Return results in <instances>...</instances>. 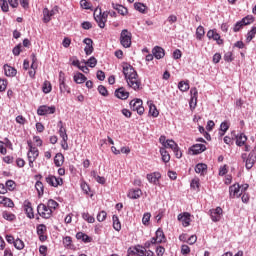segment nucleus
I'll use <instances>...</instances> for the list:
<instances>
[{"label":"nucleus","mask_w":256,"mask_h":256,"mask_svg":"<svg viewBox=\"0 0 256 256\" xmlns=\"http://www.w3.org/2000/svg\"><path fill=\"white\" fill-rule=\"evenodd\" d=\"M220 131H222L221 136L225 135L229 131V124L227 122H222L220 124Z\"/></svg>","instance_id":"obj_57"},{"label":"nucleus","mask_w":256,"mask_h":256,"mask_svg":"<svg viewBox=\"0 0 256 256\" xmlns=\"http://www.w3.org/2000/svg\"><path fill=\"white\" fill-rule=\"evenodd\" d=\"M255 34H256V26L252 27V29L248 31L246 36V43H251V41L255 39Z\"/></svg>","instance_id":"obj_36"},{"label":"nucleus","mask_w":256,"mask_h":256,"mask_svg":"<svg viewBox=\"0 0 256 256\" xmlns=\"http://www.w3.org/2000/svg\"><path fill=\"white\" fill-rule=\"evenodd\" d=\"M6 187L9 191H13L15 189V181L13 180L6 181Z\"/></svg>","instance_id":"obj_63"},{"label":"nucleus","mask_w":256,"mask_h":256,"mask_svg":"<svg viewBox=\"0 0 256 256\" xmlns=\"http://www.w3.org/2000/svg\"><path fill=\"white\" fill-rule=\"evenodd\" d=\"M178 89L185 93V91H189V81H180L178 83Z\"/></svg>","instance_id":"obj_38"},{"label":"nucleus","mask_w":256,"mask_h":256,"mask_svg":"<svg viewBox=\"0 0 256 256\" xmlns=\"http://www.w3.org/2000/svg\"><path fill=\"white\" fill-rule=\"evenodd\" d=\"M243 27H245V24H243L242 20L236 22V24L234 25V28H233L234 33H238V31H241V29H243Z\"/></svg>","instance_id":"obj_56"},{"label":"nucleus","mask_w":256,"mask_h":256,"mask_svg":"<svg viewBox=\"0 0 256 256\" xmlns=\"http://www.w3.org/2000/svg\"><path fill=\"white\" fill-rule=\"evenodd\" d=\"M98 93H100V95H102V97H109V91L103 85L98 86Z\"/></svg>","instance_id":"obj_51"},{"label":"nucleus","mask_w":256,"mask_h":256,"mask_svg":"<svg viewBox=\"0 0 256 256\" xmlns=\"http://www.w3.org/2000/svg\"><path fill=\"white\" fill-rule=\"evenodd\" d=\"M123 74L125 76L128 87L134 91H140L141 89V80L139 79V74L133 66L130 64H125L123 66Z\"/></svg>","instance_id":"obj_1"},{"label":"nucleus","mask_w":256,"mask_h":256,"mask_svg":"<svg viewBox=\"0 0 256 256\" xmlns=\"http://www.w3.org/2000/svg\"><path fill=\"white\" fill-rule=\"evenodd\" d=\"M83 63L93 69V67L97 66V58H95L94 56H91L87 61L83 60Z\"/></svg>","instance_id":"obj_40"},{"label":"nucleus","mask_w":256,"mask_h":256,"mask_svg":"<svg viewBox=\"0 0 256 256\" xmlns=\"http://www.w3.org/2000/svg\"><path fill=\"white\" fill-rule=\"evenodd\" d=\"M156 254H157V256H163V255H165V247H163V246H157V247H156Z\"/></svg>","instance_id":"obj_64"},{"label":"nucleus","mask_w":256,"mask_h":256,"mask_svg":"<svg viewBox=\"0 0 256 256\" xmlns=\"http://www.w3.org/2000/svg\"><path fill=\"white\" fill-rule=\"evenodd\" d=\"M204 151H207L205 144H194L189 148V152L193 155H201Z\"/></svg>","instance_id":"obj_12"},{"label":"nucleus","mask_w":256,"mask_h":256,"mask_svg":"<svg viewBox=\"0 0 256 256\" xmlns=\"http://www.w3.org/2000/svg\"><path fill=\"white\" fill-rule=\"evenodd\" d=\"M37 213L42 219H51L53 216V210L49 209L48 205L43 203L37 206Z\"/></svg>","instance_id":"obj_5"},{"label":"nucleus","mask_w":256,"mask_h":256,"mask_svg":"<svg viewBox=\"0 0 256 256\" xmlns=\"http://www.w3.org/2000/svg\"><path fill=\"white\" fill-rule=\"evenodd\" d=\"M247 143V136L243 133H240L236 136V145L238 147H243Z\"/></svg>","instance_id":"obj_27"},{"label":"nucleus","mask_w":256,"mask_h":256,"mask_svg":"<svg viewBox=\"0 0 256 256\" xmlns=\"http://www.w3.org/2000/svg\"><path fill=\"white\" fill-rule=\"evenodd\" d=\"M82 219L87 221V223H95V217L91 216L89 213H82Z\"/></svg>","instance_id":"obj_50"},{"label":"nucleus","mask_w":256,"mask_h":256,"mask_svg":"<svg viewBox=\"0 0 256 256\" xmlns=\"http://www.w3.org/2000/svg\"><path fill=\"white\" fill-rule=\"evenodd\" d=\"M46 183L50 185V187H59L63 185V178L55 177L53 175H48L46 178Z\"/></svg>","instance_id":"obj_10"},{"label":"nucleus","mask_w":256,"mask_h":256,"mask_svg":"<svg viewBox=\"0 0 256 256\" xmlns=\"http://www.w3.org/2000/svg\"><path fill=\"white\" fill-rule=\"evenodd\" d=\"M178 145L175 143V140L167 139L166 145L163 147L164 149H172V151L177 147Z\"/></svg>","instance_id":"obj_44"},{"label":"nucleus","mask_w":256,"mask_h":256,"mask_svg":"<svg viewBox=\"0 0 256 256\" xmlns=\"http://www.w3.org/2000/svg\"><path fill=\"white\" fill-rule=\"evenodd\" d=\"M149 115L152 117H159V110H157V106H155L153 102L149 103Z\"/></svg>","instance_id":"obj_33"},{"label":"nucleus","mask_w":256,"mask_h":256,"mask_svg":"<svg viewBox=\"0 0 256 256\" xmlns=\"http://www.w3.org/2000/svg\"><path fill=\"white\" fill-rule=\"evenodd\" d=\"M134 9L139 11V13H145V11H147V6L141 2H136L134 3Z\"/></svg>","instance_id":"obj_39"},{"label":"nucleus","mask_w":256,"mask_h":256,"mask_svg":"<svg viewBox=\"0 0 256 256\" xmlns=\"http://www.w3.org/2000/svg\"><path fill=\"white\" fill-rule=\"evenodd\" d=\"M76 239H78V241H83V243H91V241H93V238L83 232H78L76 234Z\"/></svg>","instance_id":"obj_24"},{"label":"nucleus","mask_w":256,"mask_h":256,"mask_svg":"<svg viewBox=\"0 0 256 256\" xmlns=\"http://www.w3.org/2000/svg\"><path fill=\"white\" fill-rule=\"evenodd\" d=\"M24 211L28 219H35V212H33V206L28 200L24 202Z\"/></svg>","instance_id":"obj_16"},{"label":"nucleus","mask_w":256,"mask_h":256,"mask_svg":"<svg viewBox=\"0 0 256 256\" xmlns=\"http://www.w3.org/2000/svg\"><path fill=\"white\" fill-rule=\"evenodd\" d=\"M205 37V28L203 26H198L196 29V39L201 41Z\"/></svg>","instance_id":"obj_34"},{"label":"nucleus","mask_w":256,"mask_h":256,"mask_svg":"<svg viewBox=\"0 0 256 256\" xmlns=\"http://www.w3.org/2000/svg\"><path fill=\"white\" fill-rule=\"evenodd\" d=\"M0 205H4V207H10V208L15 207V203L13 202V200L5 196L0 197Z\"/></svg>","instance_id":"obj_25"},{"label":"nucleus","mask_w":256,"mask_h":256,"mask_svg":"<svg viewBox=\"0 0 256 256\" xmlns=\"http://www.w3.org/2000/svg\"><path fill=\"white\" fill-rule=\"evenodd\" d=\"M133 38V35L129 30L123 29L120 33V43L122 47L125 49H129L131 47V39Z\"/></svg>","instance_id":"obj_4"},{"label":"nucleus","mask_w":256,"mask_h":256,"mask_svg":"<svg viewBox=\"0 0 256 256\" xmlns=\"http://www.w3.org/2000/svg\"><path fill=\"white\" fill-rule=\"evenodd\" d=\"M149 221H151V213H144L142 218L143 225H149Z\"/></svg>","instance_id":"obj_58"},{"label":"nucleus","mask_w":256,"mask_h":256,"mask_svg":"<svg viewBox=\"0 0 256 256\" xmlns=\"http://www.w3.org/2000/svg\"><path fill=\"white\" fill-rule=\"evenodd\" d=\"M46 205L49 207V209L51 211H53V210L55 211V209H57V207H59V203H57V201H55L53 199H49Z\"/></svg>","instance_id":"obj_49"},{"label":"nucleus","mask_w":256,"mask_h":256,"mask_svg":"<svg viewBox=\"0 0 256 256\" xmlns=\"http://www.w3.org/2000/svg\"><path fill=\"white\" fill-rule=\"evenodd\" d=\"M37 235H45L47 232V226L45 224H39L36 227Z\"/></svg>","instance_id":"obj_48"},{"label":"nucleus","mask_w":256,"mask_h":256,"mask_svg":"<svg viewBox=\"0 0 256 256\" xmlns=\"http://www.w3.org/2000/svg\"><path fill=\"white\" fill-rule=\"evenodd\" d=\"M178 221H181L183 227H189L191 225V214L189 212L180 213Z\"/></svg>","instance_id":"obj_13"},{"label":"nucleus","mask_w":256,"mask_h":256,"mask_svg":"<svg viewBox=\"0 0 256 256\" xmlns=\"http://www.w3.org/2000/svg\"><path fill=\"white\" fill-rule=\"evenodd\" d=\"M146 178L149 183H152V185H160L159 179H161V173L160 172H152L150 174H147Z\"/></svg>","instance_id":"obj_14"},{"label":"nucleus","mask_w":256,"mask_h":256,"mask_svg":"<svg viewBox=\"0 0 256 256\" xmlns=\"http://www.w3.org/2000/svg\"><path fill=\"white\" fill-rule=\"evenodd\" d=\"M112 7L113 9H115V11H117L120 15H127L129 13V11L127 10V8L123 5H120V4H115V3H112Z\"/></svg>","instance_id":"obj_26"},{"label":"nucleus","mask_w":256,"mask_h":256,"mask_svg":"<svg viewBox=\"0 0 256 256\" xmlns=\"http://www.w3.org/2000/svg\"><path fill=\"white\" fill-rule=\"evenodd\" d=\"M59 13V6H54L52 10H49L48 8L43 9V21L44 23H49L51 21V17L54 15H57Z\"/></svg>","instance_id":"obj_8"},{"label":"nucleus","mask_w":256,"mask_h":256,"mask_svg":"<svg viewBox=\"0 0 256 256\" xmlns=\"http://www.w3.org/2000/svg\"><path fill=\"white\" fill-rule=\"evenodd\" d=\"M108 17H109V11L103 12L99 7L94 10V20L96 21L100 29H105V24L107 23Z\"/></svg>","instance_id":"obj_2"},{"label":"nucleus","mask_w":256,"mask_h":256,"mask_svg":"<svg viewBox=\"0 0 256 256\" xmlns=\"http://www.w3.org/2000/svg\"><path fill=\"white\" fill-rule=\"evenodd\" d=\"M112 221H113V228L115 229V231H121V222L119 221V216L113 215Z\"/></svg>","instance_id":"obj_35"},{"label":"nucleus","mask_w":256,"mask_h":256,"mask_svg":"<svg viewBox=\"0 0 256 256\" xmlns=\"http://www.w3.org/2000/svg\"><path fill=\"white\" fill-rule=\"evenodd\" d=\"M13 245H14L15 249H17L18 251L25 249V242H23V240H21L19 238L14 241Z\"/></svg>","instance_id":"obj_43"},{"label":"nucleus","mask_w":256,"mask_h":256,"mask_svg":"<svg viewBox=\"0 0 256 256\" xmlns=\"http://www.w3.org/2000/svg\"><path fill=\"white\" fill-rule=\"evenodd\" d=\"M74 81L78 85H81V84L85 83V81H87V77L85 76V74L78 72L74 75Z\"/></svg>","instance_id":"obj_29"},{"label":"nucleus","mask_w":256,"mask_h":256,"mask_svg":"<svg viewBox=\"0 0 256 256\" xmlns=\"http://www.w3.org/2000/svg\"><path fill=\"white\" fill-rule=\"evenodd\" d=\"M242 23L245 25H251L255 21V17L253 15H247L246 17L241 19Z\"/></svg>","instance_id":"obj_45"},{"label":"nucleus","mask_w":256,"mask_h":256,"mask_svg":"<svg viewBox=\"0 0 256 256\" xmlns=\"http://www.w3.org/2000/svg\"><path fill=\"white\" fill-rule=\"evenodd\" d=\"M107 219V212H105L104 210L100 211L97 214V221H99V223H103V221H105Z\"/></svg>","instance_id":"obj_52"},{"label":"nucleus","mask_w":256,"mask_h":256,"mask_svg":"<svg viewBox=\"0 0 256 256\" xmlns=\"http://www.w3.org/2000/svg\"><path fill=\"white\" fill-rule=\"evenodd\" d=\"M55 111H57V108L55 106L42 105L38 107L37 115H39L40 117H43L45 115H53Z\"/></svg>","instance_id":"obj_7"},{"label":"nucleus","mask_w":256,"mask_h":256,"mask_svg":"<svg viewBox=\"0 0 256 256\" xmlns=\"http://www.w3.org/2000/svg\"><path fill=\"white\" fill-rule=\"evenodd\" d=\"M207 171V164L205 163H199L195 166V173H205Z\"/></svg>","instance_id":"obj_41"},{"label":"nucleus","mask_w":256,"mask_h":256,"mask_svg":"<svg viewBox=\"0 0 256 256\" xmlns=\"http://www.w3.org/2000/svg\"><path fill=\"white\" fill-rule=\"evenodd\" d=\"M190 101H189V105H190V109L193 111V109H195L197 107V97L199 95V91L197 90V88L193 87L190 90Z\"/></svg>","instance_id":"obj_11"},{"label":"nucleus","mask_w":256,"mask_h":256,"mask_svg":"<svg viewBox=\"0 0 256 256\" xmlns=\"http://www.w3.org/2000/svg\"><path fill=\"white\" fill-rule=\"evenodd\" d=\"M58 127H59V135L63 141H69V136L67 135V129L63 126V121L58 122Z\"/></svg>","instance_id":"obj_22"},{"label":"nucleus","mask_w":256,"mask_h":256,"mask_svg":"<svg viewBox=\"0 0 256 256\" xmlns=\"http://www.w3.org/2000/svg\"><path fill=\"white\" fill-rule=\"evenodd\" d=\"M96 77L98 81H105V72H103V70H98Z\"/></svg>","instance_id":"obj_62"},{"label":"nucleus","mask_w":256,"mask_h":256,"mask_svg":"<svg viewBox=\"0 0 256 256\" xmlns=\"http://www.w3.org/2000/svg\"><path fill=\"white\" fill-rule=\"evenodd\" d=\"M210 217L213 223H219V221H221V217H223V208L218 206L215 209H211Z\"/></svg>","instance_id":"obj_9"},{"label":"nucleus","mask_w":256,"mask_h":256,"mask_svg":"<svg viewBox=\"0 0 256 256\" xmlns=\"http://www.w3.org/2000/svg\"><path fill=\"white\" fill-rule=\"evenodd\" d=\"M51 82L49 81H45L44 84H43V87H42V91L43 93H51Z\"/></svg>","instance_id":"obj_55"},{"label":"nucleus","mask_w":256,"mask_h":256,"mask_svg":"<svg viewBox=\"0 0 256 256\" xmlns=\"http://www.w3.org/2000/svg\"><path fill=\"white\" fill-rule=\"evenodd\" d=\"M241 159L244 161L245 167L249 171L250 169H253V165H255L256 153L255 151H251L248 155L247 153H243Z\"/></svg>","instance_id":"obj_3"},{"label":"nucleus","mask_w":256,"mask_h":256,"mask_svg":"<svg viewBox=\"0 0 256 256\" xmlns=\"http://www.w3.org/2000/svg\"><path fill=\"white\" fill-rule=\"evenodd\" d=\"M114 95L117 97V99H121L122 101L129 99V92L126 91L123 87L116 89Z\"/></svg>","instance_id":"obj_17"},{"label":"nucleus","mask_w":256,"mask_h":256,"mask_svg":"<svg viewBox=\"0 0 256 256\" xmlns=\"http://www.w3.org/2000/svg\"><path fill=\"white\" fill-rule=\"evenodd\" d=\"M83 43H85V45H86L84 48L86 55H91V53H93V51H94L93 40L91 38H85L83 40Z\"/></svg>","instance_id":"obj_20"},{"label":"nucleus","mask_w":256,"mask_h":256,"mask_svg":"<svg viewBox=\"0 0 256 256\" xmlns=\"http://www.w3.org/2000/svg\"><path fill=\"white\" fill-rule=\"evenodd\" d=\"M191 189L199 191V187H201V183L199 182V178L192 179L190 183Z\"/></svg>","instance_id":"obj_47"},{"label":"nucleus","mask_w":256,"mask_h":256,"mask_svg":"<svg viewBox=\"0 0 256 256\" xmlns=\"http://www.w3.org/2000/svg\"><path fill=\"white\" fill-rule=\"evenodd\" d=\"M3 69L6 77H15L17 75V69H15V67L9 66V64H5Z\"/></svg>","instance_id":"obj_23"},{"label":"nucleus","mask_w":256,"mask_h":256,"mask_svg":"<svg viewBox=\"0 0 256 256\" xmlns=\"http://www.w3.org/2000/svg\"><path fill=\"white\" fill-rule=\"evenodd\" d=\"M21 47V44H18L13 48L12 53L15 55V57H19V55H21Z\"/></svg>","instance_id":"obj_60"},{"label":"nucleus","mask_w":256,"mask_h":256,"mask_svg":"<svg viewBox=\"0 0 256 256\" xmlns=\"http://www.w3.org/2000/svg\"><path fill=\"white\" fill-rule=\"evenodd\" d=\"M142 194H143V192L141 191V189L130 190L128 192V198L129 199H139V197H141Z\"/></svg>","instance_id":"obj_30"},{"label":"nucleus","mask_w":256,"mask_h":256,"mask_svg":"<svg viewBox=\"0 0 256 256\" xmlns=\"http://www.w3.org/2000/svg\"><path fill=\"white\" fill-rule=\"evenodd\" d=\"M80 187L85 195H89V191H91V188L89 187V184H87V182L82 181Z\"/></svg>","instance_id":"obj_54"},{"label":"nucleus","mask_w":256,"mask_h":256,"mask_svg":"<svg viewBox=\"0 0 256 256\" xmlns=\"http://www.w3.org/2000/svg\"><path fill=\"white\" fill-rule=\"evenodd\" d=\"M81 27H82V29L89 31V29L93 28V24H91V22H89V21H84L81 23Z\"/></svg>","instance_id":"obj_61"},{"label":"nucleus","mask_w":256,"mask_h":256,"mask_svg":"<svg viewBox=\"0 0 256 256\" xmlns=\"http://www.w3.org/2000/svg\"><path fill=\"white\" fill-rule=\"evenodd\" d=\"M60 93H71V88L65 82L59 84Z\"/></svg>","instance_id":"obj_46"},{"label":"nucleus","mask_w":256,"mask_h":256,"mask_svg":"<svg viewBox=\"0 0 256 256\" xmlns=\"http://www.w3.org/2000/svg\"><path fill=\"white\" fill-rule=\"evenodd\" d=\"M2 217L3 219H5L6 221H15L16 216L15 214L8 212V211H4L2 212Z\"/></svg>","instance_id":"obj_42"},{"label":"nucleus","mask_w":256,"mask_h":256,"mask_svg":"<svg viewBox=\"0 0 256 256\" xmlns=\"http://www.w3.org/2000/svg\"><path fill=\"white\" fill-rule=\"evenodd\" d=\"M160 155L162 156V161L164 163H169V161H171V155H169L166 148H160Z\"/></svg>","instance_id":"obj_31"},{"label":"nucleus","mask_w":256,"mask_h":256,"mask_svg":"<svg viewBox=\"0 0 256 256\" xmlns=\"http://www.w3.org/2000/svg\"><path fill=\"white\" fill-rule=\"evenodd\" d=\"M65 161V156H63L61 153H57L54 157V164L56 167H61Z\"/></svg>","instance_id":"obj_32"},{"label":"nucleus","mask_w":256,"mask_h":256,"mask_svg":"<svg viewBox=\"0 0 256 256\" xmlns=\"http://www.w3.org/2000/svg\"><path fill=\"white\" fill-rule=\"evenodd\" d=\"M35 189L38 193V197H43V193H44L43 182L37 181L36 184H35Z\"/></svg>","instance_id":"obj_37"},{"label":"nucleus","mask_w":256,"mask_h":256,"mask_svg":"<svg viewBox=\"0 0 256 256\" xmlns=\"http://www.w3.org/2000/svg\"><path fill=\"white\" fill-rule=\"evenodd\" d=\"M146 251L143 246L137 245L133 249H128V255L145 256Z\"/></svg>","instance_id":"obj_15"},{"label":"nucleus","mask_w":256,"mask_h":256,"mask_svg":"<svg viewBox=\"0 0 256 256\" xmlns=\"http://www.w3.org/2000/svg\"><path fill=\"white\" fill-rule=\"evenodd\" d=\"M224 61H226V63H231L233 61V52H226L224 54Z\"/></svg>","instance_id":"obj_59"},{"label":"nucleus","mask_w":256,"mask_h":256,"mask_svg":"<svg viewBox=\"0 0 256 256\" xmlns=\"http://www.w3.org/2000/svg\"><path fill=\"white\" fill-rule=\"evenodd\" d=\"M241 190V187L239 184H233L229 187V195L230 199H235V197H241V194H239V191Z\"/></svg>","instance_id":"obj_19"},{"label":"nucleus","mask_w":256,"mask_h":256,"mask_svg":"<svg viewBox=\"0 0 256 256\" xmlns=\"http://www.w3.org/2000/svg\"><path fill=\"white\" fill-rule=\"evenodd\" d=\"M0 6L3 13L9 12V2L7 0H0Z\"/></svg>","instance_id":"obj_53"},{"label":"nucleus","mask_w":256,"mask_h":256,"mask_svg":"<svg viewBox=\"0 0 256 256\" xmlns=\"http://www.w3.org/2000/svg\"><path fill=\"white\" fill-rule=\"evenodd\" d=\"M27 145L29 147V150L27 153L28 159H29V157H35V155H36V159H37V157H39V149H37V147L33 146V142H31V140L27 141Z\"/></svg>","instance_id":"obj_18"},{"label":"nucleus","mask_w":256,"mask_h":256,"mask_svg":"<svg viewBox=\"0 0 256 256\" xmlns=\"http://www.w3.org/2000/svg\"><path fill=\"white\" fill-rule=\"evenodd\" d=\"M129 105L131 110L136 111L138 115H143V113H145V108L143 107V100L139 98L131 100Z\"/></svg>","instance_id":"obj_6"},{"label":"nucleus","mask_w":256,"mask_h":256,"mask_svg":"<svg viewBox=\"0 0 256 256\" xmlns=\"http://www.w3.org/2000/svg\"><path fill=\"white\" fill-rule=\"evenodd\" d=\"M155 237L157 238L158 243H165L167 241V238L165 237V233L161 228H158L156 230Z\"/></svg>","instance_id":"obj_28"},{"label":"nucleus","mask_w":256,"mask_h":256,"mask_svg":"<svg viewBox=\"0 0 256 256\" xmlns=\"http://www.w3.org/2000/svg\"><path fill=\"white\" fill-rule=\"evenodd\" d=\"M152 54L154 55L155 59H163V57H165V49L160 46H155L152 49Z\"/></svg>","instance_id":"obj_21"}]
</instances>
